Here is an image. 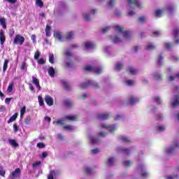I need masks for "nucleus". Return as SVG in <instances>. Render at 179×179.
<instances>
[{
  "instance_id": "nucleus-1",
  "label": "nucleus",
  "mask_w": 179,
  "mask_h": 179,
  "mask_svg": "<svg viewBox=\"0 0 179 179\" xmlns=\"http://www.w3.org/2000/svg\"><path fill=\"white\" fill-rule=\"evenodd\" d=\"M128 5L127 6V15L128 16H134L135 15V11L131 9H135V6H138V8H142V4L141 2L136 0H128Z\"/></svg>"
},
{
  "instance_id": "nucleus-2",
  "label": "nucleus",
  "mask_w": 179,
  "mask_h": 179,
  "mask_svg": "<svg viewBox=\"0 0 179 179\" xmlns=\"http://www.w3.org/2000/svg\"><path fill=\"white\" fill-rule=\"evenodd\" d=\"M114 27H115V31H117V33L119 34V36H122L124 40H129V38H131V33H129V31H123L122 27H121L118 24L115 25Z\"/></svg>"
},
{
  "instance_id": "nucleus-3",
  "label": "nucleus",
  "mask_w": 179,
  "mask_h": 179,
  "mask_svg": "<svg viewBox=\"0 0 179 179\" xmlns=\"http://www.w3.org/2000/svg\"><path fill=\"white\" fill-rule=\"evenodd\" d=\"M84 70L87 71V72H94L98 75L102 73L103 68L100 66H92L90 65H86L84 66Z\"/></svg>"
},
{
  "instance_id": "nucleus-4",
  "label": "nucleus",
  "mask_w": 179,
  "mask_h": 179,
  "mask_svg": "<svg viewBox=\"0 0 179 179\" xmlns=\"http://www.w3.org/2000/svg\"><path fill=\"white\" fill-rule=\"evenodd\" d=\"M67 120L75 121V120H76V117L67 115V116L64 117L63 119L59 120L57 121H54L53 124H54V125H64V124H65V122Z\"/></svg>"
},
{
  "instance_id": "nucleus-5",
  "label": "nucleus",
  "mask_w": 179,
  "mask_h": 179,
  "mask_svg": "<svg viewBox=\"0 0 179 179\" xmlns=\"http://www.w3.org/2000/svg\"><path fill=\"white\" fill-rule=\"evenodd\" d=\"M97 13V9L92 8L89 13H83V18L84 20H90L92 19V16H94Z\"/></svg>"
},
{
  "instance_id": "nucleus-6",
  "label": "nucleus",
  "mask_w": 179,
  "mask_h": 179,
  "mask_svg": "<svg viewBox=\"0 0 179 179\" xmlns=\"http://www.w3.org/2000/svg\"><path fill=\"white\" fill-rule=\"evenodd\" d=\"M179 148V143L177 141H175L171 146L166 148L165 151L167 155H173L176 150Z\"/></svg>"
},
{
  "instance_id": "nucleus-7",
  "label": "nucleus",
  "mask_w": 179,
  "mask_h": 179,
  "mask_svg": "<svg viewBox=\"0 0 179 179\" xmlns=\"http://www.w3.org/2000/svg\"><path fill=\"white\" fill-rule=\"evenodd\" d=\"M117 129V124L108 125L103 124L101 125V131H108L109 132H114Z\"/></svg>"
},
{
  "instance_id": "nucleus-8",
  "label": "nucleus",
  "mask_w": 179,
  "mask_h": 179,
  "mask_svg": "<svg viewBox=\"0 0 179 179\" xmlns=\"http://www.w3.org/2000/svg\"><path fill=\"white\" fill-rule=\"evenodd\" d=\"M89 86H93L94 87H98L99 83H97L92 80H90L87 81V83H84L80 85V87H82L83 89H86V87H89Z\"/></svg>"
},
{
  "instance_id": "nucleus-9",
  "label": "nucleus",
  "mask_w": 179,
  "mask_h": 179,
  "mask_svg": "<svg viewBox=\"0 0 179 179\" xmlns=\"http://www.w3.org/2000/svg\"><path fill=\"white\" fill-rule=\"evenodd\" d=\"M23 43H24V37L21 35L17 34L13 41L14 44H19L20 45H22Z\"/></svg>"
},
{
  "instance_id": "nucleus-10",
  "label": "nucleus",
  "mask_w": 179,
  "mask_h": 179,
  "mask_svg": "<svg viewBox=\"0 0 179 179\" xmlns=\"http://www.w3.org/2000/svg\"><path fill=\"white\" fill-rule=\"evenodd\" d=\"M21 173L22 171H20V169L17 168L13 172L10 173V179L19 178V177H20Z\"/></svg>"
},
{
  "instance_id": "nucleus-11",
  "label": "nucleus",
  "mask_w": 179,
  "mask_h": 179,
  "mask_svg": "<svg viewBox=\"0 0 179 179\" xmlns=\"http://www.w3.org/2000/svg\"><path fill=\"white\" fill-rule=\"evenodd\" d=\"M84 48L88 50H94L96 48V44L92 41L85 42Z\"/></svg>"
},
{
  "instance_id": "nucleus-12",
  "label": "nucleus",
  "mask_w": 179,
  "mask_h": 179,
  "mask_svg": "<svg viewBox=\"0 0 179 179\" xmlns=\"http://www.w3.org/2000/svg\"><path fill=\"white\" fill-rule=\"evenodd\" d=\"M138 169L141 171V176L143 178L148 177L149 176V173L146 171V169H145V166L143 165H140L138 166Z\"/></svg>"
},
{
  "instance_id": "nucleus-13",
  "label": "nucleus",
  "mask_w": 179,
  "mask_h": 179,
  "mask_svg": "<svg viewBox=\"0 0 179 179\" xmlns=\"http://www.w3.org/2000/svg\"><path fill=\"white\" fill-rule=\"evenodd\" d=\"M32 83L35 85L36 87L38 88V92L41 90V86H40V81L38 80V78L33 76L32 77Z\"/></svg>"
},
{
  "instance_id": "nucleus-14",
  "label": "nucleus",
  "mask_w": 179,
  "mask_h": 179,
  "mask_svg": "<svg viewBox=\"0 0 179 179\" xmlns=\"http://www.w3.org/2000/svg\"><path fill=\"white\" fill-rule=\"evenodd\" d=\"M45 101L48 104V106H53L54 105V99L48 95L45 96Z\"/></svg>"
},
{
  "instance_id": "nucleus-15",
  "label": "nucleus",
  "mask_w": 179,
  "mask_h": 179,
  "mask_svg": "<svg viewBox=\"0 0 179 179\" xmlns=\"http://www.w3.org/2000/svg\"><path fill=\"white\" fill-rule=\"evenodd\" d=\"M6 40V36H5V33L3 30H0V44L3 45L5 44V41Z\"/></svg>"
},
{
  "instance_id": "nucleus-16",
  "label": "nucleus",
  "mask_w": 179,
  "mask_h": 179,
  "mask_svg": "<svg viewBox=\"0 0 179 179\" xmlns=\"http://www.w3.org/2000/svg\"><path fill=\"white\" fill-rule=\"evenodd\" d=\"M171 105L173 107H177V106H179V97L178 96H175L172 99H171Z\"/></svg>"
},
{
  "instance_id": "nucleus-17",
  "label": "nucleus",
  "mask_w": 179,
  "mask_h": 179,
  "mask_svg": "<svg viewBox=\"0 0 179 179\" xmlns=\"http://www.w3.org/2000/svg\"><path fill=\"white\" fill-rule=\"evenodd\" d=\"M54 37L59 40V41H62V34L59 31H55L54 32Z\"/></svg>"
},
{
  "instance_id": "nucleus-18",
  "label": "nucleus",
  "mask_w": 179,
  "mask_h": 179,
  "mask_svg": "<svg viewBox=\"0 0 179 179\" xmlns=\"http://www.w3.org/2000/svg\"><path fill=\"white\" fill-rule=\"evenodd\" d=\"M88 138L90 143H92L93 145L99 143V138H96L94 136L90 135Z\"/></svg>"
},
{
  "instance_id": "nucleus-19",
  "label": "nucleus",
  "mask_w": 179,
  "mask_h": 179,
  "mask_svg": "<svg viewBox=\"0 0 179 179\" xmlns=\"http://www.w3.org/2000/svg\"><path fill=\"white\" fill-rule=\"evenodd\" d=\"M155 48H156V45H155L153 43H148L145 46V50H148V51L155 50Z\"/></svg>"
},
{
  "instance_id": "nucleus-20",
  "label": "nucleus",
  "mask_w": 179,
  "mask_h": 179,
  "mask_svg": "<svg viewBox=\"0 0 179 179\" xmlns=\"http://www.w3.org/2000/svg\"><path fill=\"white\" fill-rule=\"evenodd\" d=\"M64 55L66 57V59L68 60L71 59L72 58V52L69 50H66L64 52Z\"/></svg>"
},
{
  "instance_id": "nucleus-21",
  "label": "nucleus",
  "mask_w": 179,
  "mask_h": 179,
  "mask_svg": "<svg viewBox=\"0 0 179 179\" xmlns=\"http://www.w3.org/2000/svg\"><path fill=\"white\" fill-rule=\"evenodd\" d=\"M109 117L110 115L108 113H101L98 115L99 120H108Z\"/></svg>"
},
{
  "instance_id": "nucleus-22",
  "label": "nucleus",
  "mask_w": 179,
  "mask_h": 179,
  "mask_svg": "<svg viewBox=\"0 0 179 179\" xmlns=\"http://www.w3.org/2000/svg\"><path fill=\"white\" fill-rule=\"evenodd\" d=\"M127 72H129L131 75H136V73H138V70L132 66H130L128 67Z\"/></svg>"
},
{
  "instance_id": "nucleus-23",
  "label": "nucleus",
  "mask_w": 179,
  "mask_h": 179,
  "mask_svg": "<svg viewBox=\"0 0 179 179\" xmlns=\"http://www.w3.org/2000/svg\"><path fill=\"white\" fill-rule=\"evenodd\" d=\"M119 139L120 141H122V142H124L125 143L131 142V139L129 138V137H127L125 136H120L119 137Z\"/></svg>"
},
{
  "instance_id": "nucleus-24",
  "label": "nucleus",
  "mask_w": 179,
  "mask_h": 179,
  "mask_svg": "<svg viewBox=\"0 0 179 179\" xmlns=\"http://www.w3.org/2000/svg\"><path fill=\"white\" fill-rule=\"evenodd\" d=\"M164 13V9L160 10H156L155 12V15L157 17H160L162 16V15H163Z\"/></svg>"
},
{
  "instance_id": "nucleus-25",
  "label": "nucleus",
  "mask_w": 179,
  "mask_h": 179,
  "mask_svg": "<svg viewBox=\"0 0 179 179\" xmlns=\"http://www.w3.org/2000/svg\"><path fill=\"white\" fill-rule=\"evenodd\" d=\"M8 142L10 145L13 146V148H17V146H19V144L17 143V142H16V140L8 139Z\"/></svg>"
},
{
  "instance_id": "nucleus-26",
  "label": "nucleus",
  "mask_w": 179,
  "mask_h": 179,
  "mask_svg": "<svg viewBox=\"0 0 179 179\" xmlns=\"http://www.w3.org/2000/svg\"><path fill=\"white\" fill-rule=\"evenodd\" d=\"M124 66V64L121 62H118L115 65V69L116 71H121L122 69V67Z\"/></svg>"
},
{
  "instance_id": "nucleus-27",
  "label": "nucleus",
  "mask_w": 179,
  "mask_h": 179,
  "mask_svg": "<svg viewBox=\"0 0 179 179\" xmlns=\"http://www.w3.org/2000/svg\"><path fill=\"white\" fill-rule=\"evenodd\" d=\"M129 101H130V103H131V105H134V104L138 103V101H139V98L131 96V97L130 98Z\"/></svg>"
},
{
  "instance_id": "nucleus-28",
  "label": "nucleus",
  "mask_w": 179,
  "mask_h": 179,
  "mask_svg": "<svg viewBox=\"0 0 179 179\" xmlns=\"http://www.w3.org/2000/svg\"><path fill=\"white\" fill-rule=\"evenodd\" d=\"M117 152H122L125 155H129L131 150L130 149H122L121 148H118Z\"/></svg>"
},
{
  "instance_id": "nucleus-29",
  "label": "nucleus",
  "mask_w": 179,
  "mask_h": 179,
  "mask_svg": "<svg viewBox=\"0 0 179 179\" xmlns=\"http://www.w3.org/2000/svg\"><path fill=\"white\" fill-rule=\"evenodd\" d=\"M16 118H17V113H15L13 116L10 117V119L8 120V124H10V122L16 121Z\"/></svg>"
},
{
  "instance_id": "nucleus-30",
  "label": "nucleus",
  "mask_w": 179,
  "mask_h": 179,
  "mask_svg": "<svg viewBox=\"0 0 179 179\" xmlns=\"http://www.w3.org/2000/svg\"><path fill=\"white\" fill-rule=\"evenodd\" d=\"M156 129L159 132H163V131H166V125H158Z\"/></svg>"
},
{
  "instance_id": "nucleus-31",
  "label": "nucleus",
  "mask_w": 179,
  "mask_h": 179,
  "mask_svg": "<svg viewBox=\"0 0 179 179\" xmlns=\"http://www.w3.org/2000/svg\"><path fill=\"white\" fill-rule=\"evenodd\" d=\"M0 24L3 29H6V20L5 18H0Z\"/></svg>"
},
{
  "instance_id": "nucleus-32",
  "label": "nucleus",
  "mask_w": 179,
  "mask_h": 179,
  "mask_svg": "<svg viewBox=\"0 0 179 179\" xmlns=\"http://www.w3.org/2000/svg\"><path fill=\"white\" fill-rule=\"evenodd\" d=\"M8 64H9V60L8 59H5L4 60V63H3V72H6V69H8Z\"/></svg>"
},
{
  "instance_id": "nucleus-33",
  "label": "nucleus",
  "mask_w": 179,
  "mask_h": 179,
  "mask_svg": "<svg viewBox=\"0 0 179 179\" xmlns=\"http://www.w3.org/2000/svg\"><path fill=\"white\" fill-rule=\"evenodd\" d=\"M50 31H51V27H50V25H47L45 29V33H46L47 37H50L51 36Z\"/></svg>"
},
{
  "instance_id": "nucleus-34",
  "label": "nucleus",
  "mask_w": 179,
  "mask_h": 179,
  "mask_svg": "<svg viewBox=\"0 0 179 179\" xmlns=\"http://www.w3.org/2000/svg\"><path fill=\"white\" fill-rule=\"evenodd\" d=\"M57 175L55 171H51L50 174L48 176V179H54V177Z\"/></svg>"
},
{
  "instance_id": "nucleus-35",
  "label": "nucleus",
  "mask_w": 179,
  "mask_h": 179,
  "mask_svg": "<svg viewBox=\"0 0 179 179\" xmlns=\"http://www.w3.org/2000/svg\"><path fill=\"white\" fill-rule=\"evenodd\" d=\"M48 73H49L50 76H51V78H52L54 76V75L55 74V70L54 69L53 67L49 68Z\"/></svg>"
},
{
  "instance_id": "nucleus-36",
  "label": "nucleus",
  "mask_w": 179,
  "mask_h": 179,
  "mask_svg": "<svg viewBox=\"0 0 179 179\" xmlns=\"http://www.w3.org/2000/svg\"><path fill=\"white\" fill-rule=\"evenodd\" d=\"M125 85H127V86H132V85H135V80H127L125 81Z\"/></svg>"
},
{
  "instance_id": "nucleus-37",
  "label": "nucleus",
  "mask_w": 179,
  "mask_h": 179,
  "mask_svg": "<svg viewBox=\"0 0 179 179\" xmlns=\"http://www.w3.org/2000/svg\"><path fill=\"white\" fill-rule=\"evenodd\" d=\"M108 8H113L114 6V5H115V0H110L108 3Z\"/></svg>"
},
{
  "instance_id": "nucleus-38",
  "label": "nucleus",
  "mask_w": 179,
  "mask_h": 179,
  "mask_svg": "<svg viewBox=\"0 0 179 179\" xmlns=\"http://www.w3.org/2000/svg\"><path fill=\"white\" fill-rule=\"evenodd\" d=\"M64 128L66 131H74L75 129V127L71 125H66L64 127Z\"/></svg>"
},
{
  "instance_id": "nucleus-39",
  "label": "nucleus",
  "mask_w": 179,
  "mask_h": 179,
  "mask_svg": "<svg viewBox=\"0 0 179 179\" xmlns=\"http://www.w3.org/2000/svg\"><path fill=\"white\" fill-rule=\"evenodd\" d=\"M75 36V33L73 31H70L67 33L66 38L67 40H71Z\"/></svg>"
},
{
  "instance_id": "nucleus-40",
  "label": "nucleus",
  "mask_w": 179,
  "mask_h": 179,
  "mask_svg": "<svg viewBox=\"0 0 179 179\" xmlns=\"http://www.w3.org/2000/svg\"><path fill=\"white\" fill-rule=\"evenodd\" d=\"M123 164L125 166V167H129V166H132L133 162L132 161L126 160L123 162Z\"/></svg>"
},
{
  "instance_id": "nucleus-41",
  "label": "nucleus",
  "mask_w": 179,
  "mask_h": 179,
  "mask_svg": "<svg viewBox=\"0 0 179 179\" xmlns=\"http://www.w3.org/2000/svg\"><path fill=\"white\" fill-rule=\"evenodd\" d=\"M36 5L39 6V8H43V6H44V3H43V1L41 0H36Z\"/></svg>"
},
{
  "instance_id": "nucleus-42",
  "label": "nucleus",
  "mask_w": 179,
  "mask_h": 179,
  "mask_svg": "<svg viewBox=\"0 0 179 179\" xmlns=\"http://www.w3.org/2000/svg\"><path fill=\"white\" fill-rule=\"evenodd\" d=\"M38 100L40 106H44V99H43V96H41V95H39L38 96Z\"/></svg>"
},
{
  "instance_id": "nucleus-43",
  "label": "nucleus",
  "mask_w": 179,
  "mask_h": 179,
  "mask_svg": "<svg viewBox=\"0 0 179 179\" xmlns=\"http://www.w3.org/2000/svg\"><path fill=\"white\" fill-rule=\"evenodd\" d=\"M24 113H26V106H24L20 110V117L23 118V115H24Z\"/></svg>"
},
{
  "instance_id": "nucleus-44",
  "label": "nucleus",
  "mask_w": 179,
  "mask_h": 179,
  "mask_svg": "<svg viewBox=\"0 0 179 179\" xmlns=\"http://www.w3.org/2000/svg\"><path fill=\"white\" fill-rule=\"evenodd\" d=\"M13 86H14L13 83H11L9 84L8 89H7L8 93H11L12 90H13Z\"/></svg>"
},
{
  "instance_id": "nucleus-45",
  "label": "nucleus",
  "mask_w": 179,
  "mask_h": 179,
  "mask_svg": "<svg viewBox=\"0 0 179 179\" xmlns=\"http://www.w3.org/2000/svg\"><path fill=\"white\" fill-rule=\"evenodd\" d=\"M21 71H27V64L26 62H23L21 66H20Z\"/></svg>"
},
{
  "instance_id": "nucleus-46",
  "label": "nucleus",
  "mask_w": 179,
  "mask_h": 179,
  "mask_svg": "<svg viewBox=\"0 0 179 179\" xmlns=\"http://www.w3.org/2000/svg\"><path fill=\"white\" fill-rule=\"evenodd\" d=\"M113 43H121V39L118 36H115V37L112 38Z\"/></svg>"
},
{
  "instance_id": "nucleus-47",
  "label": "nucleus",
  "mask_w": 179,
  "mask_h": 179,
  "mask_svg": "<svg viewBox=\"0 0 179 179\" xmlns=\"http://www.w3.org/2000/svg\"><path fill=\"white\" fill-rule=\"evenodd\" d=\"M49 62H50V64L54 63V54L52 53L49 54Z\"/></svg>"
},
{
  "instance_id": "nucleus-48",
  "label": "nucleus",
  "mask_w": 179,
  "mask_h": 179,
  "mask_svg": "<svg viewBox=\"0 0 179 179\" xmlns=\"http://www.w3.org/2000/svg\"><path fill=\"white\" fill-rule=\"evenodd\" d=\"M178 35H179V28H175L173 29V36L174 37L177 38Z\"/></svg>"
},
{
  "instance_id": "nucleus-49",
  "label": "nucleus",
  "mask_w": 179,
  "mask_h": 179,
  "mask_svg": "<svg viewBox=\"0 0 179 179\" xmlns=\"http://www.w3.org/2000/svg\"><path fill=\"white\" fill-rule=\"evenodd\" d=\"M31 121V117L30 116H27L24 120V122L27 125H29V124H30Z\"/></svg>"
},
{
  "instance_id": "nucleus-50",
  "label": "nucleus",
  "mask_w": 179,
  "mask_h": 179,
  "mask_svg": "<svg viewBox=\"0 0 179 179\" xmlns=\"http://www.w3.org/2000/svg\"><path fill=\"white\" fill-rule=\"evenodd\" d=\"M156 121H163V115L162 114H158L156 116Z\"/></svg>"
},
{
  "instance_id": "nucleus-51",
  "label": "nucleus",
  "mask_w": 179,
  "mask_h": 179,
  "mask_svg": "<svg viewBox=\"0 0 179 179\" xmlns=\"http://www.w3.org/2000/svg\"><path fill=\"white\" fill-rule=\"evenodd\" d=\"M145 20H147V19H146V17H145V16H141V17H140L139 18H138V22H140V23H145Z\"/></svg>"
},
{
  "instance_id": "nucleus-52",
  "label": "nucleus",
  "mask_w": 179,
  "mask_h": 179,
  "mask_svg": "<svg viewBox=\"0 0 179 179\" xmlns=\"http://www.w3.org/2000/svg\"><path fill=\"white\" fill-rule=\"evenodd\" d=\"M154 37H159V36H162V32L160 31H155L153 32Z\"/></svg>"
},
{
  "instance_id": "nucleus-53",
  "label": "nucleus",
  "mask_w": 179,
  "mask_h": 179,
  "mask_svg": "<svg viewBox=\"0 0 179 179\" xmlns=\"http://www.w3.org/2000/svg\"><path fill=\"white\" fill-rule=\"evenodd\" d=\"M152 78H153V79L159 80V79L162 78V76L159 73H155V74L152 75Z\"/></svg>"
},
{
  "instance_id": "nucleus-54",
  "label": "nucleus",
  "mask_w": 179,
  "mask_h": 179,
  "mask_svg": "<svg viewBox=\"0 0 179 179\" xmlns=\"http://www.w3.org/2000/svg\"><path fill=\"white\" fill-rule=\"evenodd\" d=\"M114 162H115V159H114V158H109L108 161V164H109V166H113V164H114Z\"/></svg>"
},
{
  "instance_id": "nucleus-55",
  "label": "nucleus",
  "mask_w": 179,
  "mask_h": 179,
  "mask_svg": "<svg viewBox=\"0 0 179 179\" xmlns=\"http://www.w3.org/2000/svg\"><path fill=\"white\" fill-rule=\"evenodd\" d=\"M158 64L159 65H162V64H163V57L162 56V55H159L158 57Z\"/></svg>"
},
{
  "instance_id": "nucleus-56",
  "label": "nucleus",
  "mask_w": 179,
  "mask_h": 179,
  "mask_svg": "<svg viewBox=\"0 0 179 179\" xmlns=\"http://www.w3.org/2000/svg\"><path fill=\"white\" fill-rule=\"evenodd\" d=\"M154 100L155 103H157V104H162V99L159 96L155 97Z\"/></svg>"
},
{
  "instance_id": "nucleus-57",
  "label": "nucleus",
  "mask_w": 179,
  "mask_h": 179,
  "mask_svg": "<svg viewBox=\"0 0 179 179\" xmlns=\"http://www.w3.org/2000/svg\"><path fill=\"white\" fill-rule=\"evenodd\" d=\"M5 174L6 172L3 170V168H2V166H0V176H1V177H5Z\"/></svg>"
},
{
  "instance_id": "nucleus-58",
  "label": "nucleus",
  "mask_w": 179,
  "mask_h": 179,
  "mask_svg": "<svg viewBox=\"0 0 179 179\" xmlns=\"http://www.w3.org/2000/svg\"><path fill=\"white\" fill-rule=\"evenodd\" d=\"M167 179H177L178 178V175H174V176H166Z\"/></svg>"
},
{
  "instance_id": "nucleus-59",
  "label": "nucleus",
  "mask_w": 179,
  "mask_h": 179,
  "mask_svg": "<svg viewBox=\"0 0 179 179\" xmlns=\"http://www.w3.org/2000/svg\"><path fill=\"white\" fill-rule=\"evenodd\" d=\"M106 135H107V133H104V132L101 131L98 134V137L99 138H104V136H106Z\"/></svg>"
},
{
  "instance_id": "nucleus-60",
  "label": "nucleus",
  "mask_w": 179,
  "mask_h": 179,
  "mask_svg": "<svg viewBox=\"0 0 179 179\" xmlns=\"http://www.w3.org/2000/svg\"><path fill=\"white\" fill-rule=\"evenodd\" d=\"M40 164H41V162L40 161L36 162L32 164V167H38Z\"/></svg>"
},
{
  "instance_id": "nucleus-61",
  "label": "nucleus",
  "mask_w": 179,
  "mask_h": 179,
  "mask_svg": "<svg viewBox=\"0 0 179 179\" xmlns=\"http://www.w3.org/2000/svg\"><path fill=\"white\" fill-rule=\"evenodd\" d=\"M38 64H39V65H43V64H45V59H38Z\"/></svg>"
},
{
  "instance_id": "nucleus-62",
  "label": "nucleus",
  "mask_w": 179,
  "mask_h": 179,
  "mask_svg": "<svg viewBox=\"0 0 179 179\" xmlns=\"http://www.w3.org/2000/svg\"><path fill=\"white\" fill-rule=\"evenodd\" d=\"M38 57H40V52L37 50L34 54V59H38Z\"/></svg>"
},
{
  "instance_id": "nucleus-63",
  "label": "nucleus",
  "mask_w": 179,
  "mask_h": 179,
  "mask_svg": "<svg viewBox=\"0 0 179 179\" xmlns=\"http://www.w3.org/2000/svg\"><path fill=\"white\" fill-rule=\"evenodd\" d=\"M172 47H173V43L165 44V48H166V50H169V48H171Z\"/></svg>"
},
{
  "instance_id": "nucleus-64",
  "label": "nucleus",
  "mask_w": 179,
  "mask_h": 179,
  "mask_svg": "<svg viewBox=\"0 0 179 179\" xmlns=\"http://www.w3.org/2000/svg\"><path fill=\"white\" fill-rule=\"evenodd\" d=\"M111 51V48L110 47L105 48V52L108 55Z\"/></svg>"
}]
</instances>
